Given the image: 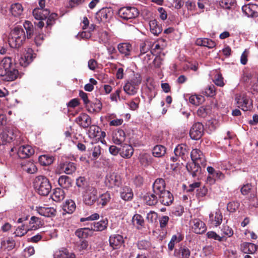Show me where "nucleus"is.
<instances>
[{"mask_svg": "<svg viewBox=\"0 0 258 258\" xmlns=\"http://www.w3.org/2000/svg\"><path fill=\"white\" fill-rule=\"evenodd\" d=\"M25 40V34L22 28L16 27L12 31L8 42L12 48H17L23 44Z\"/></svg>", "mask_w": 258, "mask_h": 258, "instance_id": "obj_3", "label": "nucleus"}, {"mask_svg": "<svg viewBox=\"0 0 258 258\" xmlns=\"http://www.w3.org/2000/svg\"><path fill=\"white\" fill-rule=\"evenodd\" d=\"M191 228L192 231L197 234H202L207 229L205 224L199 219H195L192 221Z\"/></svg>", "mask_w": 258, "mask_h": 258, "instance_id": "obj_16", "label": "nucleus"}, {"mask_svg": "<svg viewBox=\"0 0 258 258\" xmlns=\"http://www.w3.org/2000/svg\"><path fill=\"white\" fill-rule=\"evenodd\" d=\"M23 8L19 3L13 4L11 5V12L14 16H18L22 14Z\"/></svg>", "mask_w": 258, "mask_h": 258, "instance_id": "obj_44", "label": "nucleus"}, {"mask_svg": "<svg viewBox=\"0 0 258 258\" xmlns=\"http://www.w3.org/2000/svg\"><path fill=\"white\" fill-rule=\"evenodd\" d=\"M174 154L176 156L181 157L182 159L185 160L188 155L186 145L184 144L178 145L174 149Z\"/></svg>", "mask_w": 258, "mask_h": 258, "instance_id": "obj_26", "label": "nucleus"}, {"mask_svg": "<svg viewBox=\"0 0 258 258\" xmlns=\"http://www.w3.org/2000/svg\"><path fill=\"white\" fill-rule=\"evenodd\" d=\"M203 100V97L200 95H193L189 98V102L195 105H199Z\"/></svg>", "mask_w": 258, "mask_h": 258, "instance_id": "obj_54", "label": "nucleus"}, {"mask_svg": "<svg viewBox=\"0 0 258 258\" xmlns=\"http://www.w3.org/2000/svg\"><path fill=\"white\" fill-rule=\"evenodd\" d=\"M242 10L248 17H254L258 16V5L254 4H249L242 7Z\"/></svg>", "mask_w": 258, "mask_h": 258, "instance_id": "obj_12", "label": "nucleus"}, {"mask_svg": "<svg viewBox=\"0 0 258 258\" xmlns=\"http://www.w3.org/2000/svg\"><path fill=\"white\" fill-rule=\"evenodd\" d=\"M235 0H221L220 3V6L225 9H230L231 6L235 5Z\"/></svg>", "mask_w": 258, "mask_h": 258, "instance_id": "obj_61", "label": "nucleus"}, {"mask_svg": "<svg viewBox=\"0 0 258 258\" xmlns=\"http://www.w3.org/2000/svg\"><path fill=\"white\" fill-rule=\"evenodd\" d=\"M192 161L197 162L198 164L204 166L206 165V160L202 152L199 149H194L190 153Z\"/></svg>", "mask_w": 258, "mask_h": 258, "instance_id": "obj_14", "label": "nucleus"}, {"mask_svg": "<svg viewBox=\"0 0 258 258\" xmlns=\"http://www.w3.org/2000/svg\"><path fill=\"white\" fill-rule=\"evenodd\" d=\"M75 203L72 200H67L63 205V210L69 214L73 213L76 210Z\"/></svg>", "mask_w": 258, "mask_h": 258, "instance_id": "obj_38", "label": "nucleus"}, {"mask_svg": "<svg viewBox=\"0 0 258 258\" xmlns=\"http://www.w3.org/2000/svg\"><path fill=\"white\" fill-rule=\"evenodd\" d=\"M95 29L94 25H91L89 26L88 30H85L82 32L79 33L77 35L78 38L88 39L91 36V31H93Z\"/></svg>", "mask_w": 258, "mask_h": 258, "instance_id": "obj_47", "label": "nucleus"}, {"mask_svg": "<svg viewBox=\"0 0 258 258\" xmlns=\"http://www.w3.org/2000/svg\"><path fill=\"white\" fill-rule=\"evenodd\" d=\"M92 233V229L88 228H80L75 232V235L79 238H85L91 236Z\"/></svg>", "mask_w": 258, "mask_h": 258, "instance_id": "obj_34", "label": "nucleus"}, {"mask_svg": "<svg viewBox=\"0 0 258 258\" xmlns=\"http://www.w3.org/2000/svg\"><path fill=\"white\" fill-rule=\"evenodd\" d=\"M174 255L177 258H189L190 251L186 246L180 245L178 248L175 249Z\"/></svg>", "mask_w": 258, "mask_h": 258, "instance_id": "obj_17", "label": "nucleus"}, {"mask_svg": "<svg viewBox=\"0 0 258 258\" xmlns=\"http://www.w3.org/2000/svg\"><path fill=\"white\" fill-rule=\"evenodd\" d=\"M165 183L164 180L162 178L157 179L153 185V190L154 194L158 195L166 190Z\"/></svg>", "mask_w": 258, "mask_h": 258, "instance_id": "obj_20", "label": "nucleus"}, {"mask_svg": "<svg viewBox=\"0 0 258 258\" xmlns=\"http://www.w3.org/2000/svg\"><path fill=\"white\" fill-rule=\"evenodd\" d=\"M125 139V134L124 131L122 130H118L115 132L113 136L112 140L114 144L120 145L122 144Z\"/></svg>", "mask_w": 258, "mask_h": 258, "instance_id": "obj_29", "label": "nucleus"}, {"mask_svg": "<svg viewBox=\"0 0 258 258\" xmlns=\"http://www.w3.org/2000/svg\"><path fill=\"white\" fill-rule=\"evenodd\" d=\"M54 157L52 156L43 155L39 157V162L41 165L43 166L49 165L53 163Z\"/></svg>", "mask_w": 258, "mask_h": 258, "instance_id": "obj_40", "label": "nucleus"}, {"mask_svg": "<svg viewBox=\"0 0 258 258\" xmlns=\"http://www.w3.org/2000/svg\"><path fill=\"white\" fill-rule=\"evenodd\" d=\"M133 148L128 144H124L120 149V154L123 158H130L133 155Z\"/></svg>", "mask_w": 258, "mask_h": 258, "instance_id": "obj_27", "label": "nucleus"}, {"mask_svg": "<svg viewBox=\"0 0 258 258\" xmlns=\"http://www.w3.org/2000/svg\"><path fill=\"white\" fill-rule=\"evenodd\" d=\"M166 152L165 147L160 145L155 146L152 150L153 155L156 157H163L165 154Z\"/></svg>", "mask_w": 258, "mask_h": 258, "instance_id": "obj_39", "label": "nucleus"}, {"mask_svg": "<svg viewBox=\"0 0 258 258\" xmlns=\"http://www.w3.org/2000/svg\"><path fill=\"white\" fill-rule=\"evenodd\" d=\"M110 194L108 192H106L100 196L98 201V204L104 206L110 201Z\"/></svg>", "mask_w": 258, "mask_h": 258, "instance_id": "obj_50", "label": "nucleus"}, {"mask_svg": "<svg viewBox=\"0 0 258 258\" xmlns=\"http://www.w3.org/2000/svg\"><path fill=\"white\" fill-rule=\"evenodd\" d=\"M182 240V237L181 235H174L172 236L171 239L168 244V248L169 251H172L174 248V246L176 244L180 242Z\"/></svg>", "mask_w": 258, "mask_h": 258, "instance_id": "obj_43", "label": "nucleus"}, {"mask_svg": "<svg viewBox=\"0 0 258 258\" xmlns=\"http://www.w3.org/2000/svg\"><path fill=\"white\" fill-rule=\"evenodd\" d=\"M34 186L36 190L41 196H47L50 192L51 185L49 180L43 176H37L34 181Z\"/></svg>", "mask_w": 258, "mask_h": 258, "instance_id": "obj_2", "label": "nucleus"}, {"mask_svg": "<svg viewBox=\"0 0 258 258\" xmlns=\"http://www.w3.org/2000/svg\"><path fill=\"white\" fill-rule=\"evenodd\" d=\"M132 220L134 225L140 226H142L144 222L143 217L139 214L135 215L133 217Z\"/></svg>", "mask_w": 258, "mask_h": 258, "instance_id": "obj_63", "label": "nucleus"}, {"mask_svg": "<svg viewBox=\"0 0 258 258\" xmlns=\"http://www.w3.org/2000/svg\"><path fill=\"white\" fill-rule=\"evenodd\" d=\"M203 133V125L200 122H197L191 127L189 132V135L192 140H198L202 137Z\"/></svg>", "mask_w": 258, "mask_h": 258, "instance_id": "obj_11", "label": "nucleus"}, {"mask_svg": "<svg viewBox=\"0 0 258 258\" xmlns=\"http://www.w3.org/2000/svg\"><path fill=\"white\" fill-rule=\"evenodd\" d=\"M203 93L207 96H214L216 94L215 86L213 85L208 86L207 87L205 88Z\"/></svg>", "mask_w": 258, "mask_h": 258, "instance_id": "obj_56", "label": "nucleus"}, {"mask_svg": "<svg viewBox=\"0 0 258 258\" xmlns=\"http://www.w3.org/2000/svg\"><path fill=\"white\" fill-rule=\"evenodd\" d=\"M19 134V132L14 127H7L0 134V140L3 144L11 142L16 139Z\"/></svg>", "mask_w": 258, "mask_h": 258, "instance_id": "obj_5", "label": "nucleus"}, {"mask_svg": "<svg viewBox=\"0 0 258 258\" xmlns=\"http://www.w3.org/2000/svg\"><path fill=\"white\" fill-rule=\"evenodd\" d=\"M123 90L128 95H133L137 93V87L127 81L123 86Z\"/></svg>", "mask_w": 258, "mask_h": 258, "instance_id": "obj_42", "label": "nucleus"}, {"mask_svg": "<svg viewBox=\"0 0 258 258\" xmlns=\"http://www.w3.org/2000/svg\"><path fill=\"white\" fill-rule=\"evenodd\" d=\"M223 220V215L219 209L210 212L208 217V224L213 227L219 226Z\"/></svg>", "mask_w": 258, "mask_h": 258, "instance_id": "obj_8", "label": "nucleus"}, {"mask_svg": "<svg viewBox=\"0 0 258 258\" xmlns=\"http://www.w3.org/2000/svg\"><path fill=\"white\" fill-rule=\"evenodd\" d=\"M102 103L98 100H95L88 108V111L90 112H99L102 108Z\"/></svg>", "mask_w": 258, "mask_h": 258, "instance_id": "obj_49", "label": "nucleus"}, {"mask_svg": "<svg viewBox=\"0 0 258 258\" xmlns=\"http://www.w3.org/2000/svg\"><path fill=\"white\" fill-rule=\"evenodd\" d=\"M221 231L223 234L228 237H231L233 234V231L232 228L227 225H223Z\"/></svg>", "mask_w": 258, "mask_h": 258, "instance_id": "obj_62", "label": "nucleus"}, {"mask_svg": "<svg viewBox=\"0 0 258 258\" xmlns=\"http://www.w3.org/2000/svg\"><path fill=\"white\" fill-rule=\"evenodd\" d=\"M235 100L237 106L244 111L250 110L252 108V101L246 93L236 94Z\"/></svg>", "mask_w": 258, "mask_h": 258, "instance_id": "obj_4", "label": "nucleus"}, {"mask_svg": "<svg viewBox=\"0 0 258 258\" xmlns=\"http://www.w3.org/2000/svg\"><path fill=\"white\" fill-rule=\"evenodd\" d=\"M0 75L4 77V79L7 81H12L18 78L19 72L12 58L7 57L2 60L0 66Z\"/></svg>", "mask_w": 258, "mask_h": 258, "instance_id": "obj_1", "label": "nucleus"}, {"mask_svg": "<svg viewBox=\"0 0 258 258\" xmlns=\"http://www.w3.org/2000/svg\"><path fill=\"white\" fill-rule=\"evenodd\" d=\"M161 42L163 43V40L158 41L157 43L152 45V46H154V48L151 50V51L155 55L160 52L163 49L164 46L160 44Z\"/></svg>", "mask_w": 258, "mask_h": 258, "instance_id": "obj_60", "label": "nucleus"}, {"mask_svg": "<svg viewBox=\"0 0 258 258\" xmlns=\"http://www.w3.org/2000/svg\"><path fill=\"white\" fill-rule=\"evenodd\" d=\"M123 237L119 234L113 235L109 237L110 245L113 249H117L123 243Z\"/></svg>", "mask_w": 258, "mask_h": 258, "instance_id": "obj_21", "label": "nucleus"}, {"mask_svg": "<svg viewBox=\"0 0 258 258\" xmlns=\"http://www.w3.org/2000/svg\"><path fill=\"white\" fill-rule=\"evenodd\" d=\"M155 194H147L144 197V200L147 205L152 206L155 205L158 202V198Z\"/></svg>", "mask_w": 258, "mask_h": 258, "instance_id": "obj_41", "label": "nucleus"}, {"mask_svg": "<svg viewBox=\"0 0 258 258\" xmlns=\"http://www.w3.org/2000/svg\"><path fill=\"white\" fill-rule=\"evenodd\" d=\"M90 247L88 244V242L86 240H83L81 241L79 245V250L83 253L85 251H88L89 250Z\"/></svg>", "mask_w": 258, "mask_h": 258, "instance_id": "obj_59", "label": "nucleus"}, {"mask_svg": "<svg viewBox=\"0 0 258 258\" xmlns=\"http://www.w3.org/2000/svg\"><path fill=\"white\" fill-rule=\"evenodd\" d=\"M58 169L54 173L55 175L64 172L67 174H70L75 171L76 167L75 164L73 162L61 163L58 166Z\"/></svg>", "mask_w": 258, "mask_h": 258, "instance_id": "obj_10", "label": "nucleus"}, {"mask_svg": "<svg viewBox=\"0 0 258 258\" xmlns=\"http://www.w3.org/2000/svg\"><path fill=\"white\" fill-rule=\"evenodd\" d=\"M100 132V128L96 125H91L90 126L88 132V136L90 138H96Z\"/></svg>", "mask_w": 258, "mask_h": 258, "instance_id": "obj_53", "label": "nucleus"}, {"mask_svg": "<svg viewBox=\"0 0 258 258\" xmlns=\"http://www.w3.org/2000/svg\"><path fill=\"white\" fill-rule=\"evenodd\" d=\"M200 165L201 164H198L197 162L192 161V162L187 163L186 167L188 171L194 177L197 175V173L199 171Z\"/></svg>", "mask_w": 258, "mask_h": 258, "instance_id": "obj_35", "label": "nucleus"}, {"mask_svg": "<svg viewBox=\"0 0 258 258\" xmlns=\"http://www.w3.org/2000/svg\"><path fill=\"white\" fill-rule=\"evenodd\" d=\"M110 11L106 8H103L99 11L96 14L95 18L100 23L106 22L110 15Z\"/></svg>", "mask_w": 258, "mask_h": 258, "instance_id": "obj_22", "label": "nucleus"}, {"mask_svg": "<svg viewBox=\"0 0 258 258\" xmlns=\"http://www.w3.org/2000/svg\"><path fill=\"white\" fill-rule=\"evenodd\" d=\"M33 58L32 50V49H28L24 56L21 57L19 63L21 66L25 67L32 62Z\"/></svg>", "mask_w": 258, "mask_h": 258, "instance_id": "obj_24", "label": "nucleus"}, {"mask_svg": "<svg viewBox=\"0 0 258 258\" xmlns=\"http://www.w3.org/2000/svg\"><path fill=\"white\" fill-rule=\"evenodd\" d=\"M107 225L108 220L106 219H104L97 222H94L93 226L91 227V229L92 231H101L107 228Z\"/></svg>", "mask_w": 258, "mask_h": 258, "instance_id": "obj_32", "label": "nucleus"}, {"mask_svg": "<svg viewBox=\"0 0 258 258\" xmlns=\"http://www.w3.org/2000/svg\"><path fill=\"white\" fill-rule=\"evenodd\" d=\"M97 199V190L91 186H88L85 189L83 195L84 203L87 205L91 206L94 204Z\"/></svg>", "mask_w": 258, "mask_h": 258, "instance_id": "obj_6", "label": "nucleus"}, {"mask_svg": "<svg viewBox=\"0 0 258 258\" xmlns=\"http://www.w3.org/2000/svg\"><path fill=\"white\" fill-rule=\"evenodd\" d=\"M23 26L26 31L27 37L31 38L33 34V26L32 23L29 21H26L24 23Z\"/></svg>", "mask_w": 258, "mask_h": 258, "instance_id": "obj_52", "label": "nucleus"}, {"mask_svg": "<svg viewBox=\"0 0 258 258\" xmlns=\"http://www.w3.org/2000/svg\"><path fill=\"white\" fill-rule=\"evenodd\" d=\"M51 197L53 201L59 202L64 199L65 194L63 189L60 188H56L54 190Z\"/></svg>", "mask_w": 258, "mask_h": 258, "instance_id": "obj_36", "label": "nucleus"}, {"mask_svg": "<svg viewBox=\"0 0 258 258\" xmlns=\"http://www.w3.org/2000/svg\"><path fill=\"white\" fill-rule=\"evenodd\" d=\"M90 151L92 152L93 160L97 159L101 154V148L98 144L93 145Z\"/></svg>", "mask_w": 258, "mask_h": 258, "instance_id": "obj_51", "label": "nucleus"}, {"mask_svg": "<svg viewBox=\"0 0 258 258\" xmlns=\"http://www.w3.org/2000/svg\"><path fill=\"white\" fill-rule=\"evenodd\" d=\"M121 198L124 201L131 200L134 196L133 190L127 186H124L120 191Z\"/></svg>", "mask_w": 258, "mask_h": 258, "instance_id": "obj_25", "label": "nucleus"}, {"mask_svg": "<svg viewBox=\"0 0 258 258\" xmlns=\"http://www.w3.org/2000/svg\"><path fill=\"white\" fill-rule=\"evenodd\" d=\"M2 245L8 250H12L15 246V241L12 239H8L2 242Z\"/></svg>", "mask_w": 258, "mask_h": 258, "instance_id": "obj_57", "label": "nucleus"}, {"mask_svg": "<svg viewBox=\"0 0 258 258\" xmlns=\"http://www.w3.org/2000/svg\"><path fill=\"white\" fill-rule=\"evenodd\" d=\"M146 218L148 222L154 223L156 221L158 218V214L154 211H150L147 214Z\"/></svg>", "mask_w": 258, "mask_h": 258, "instance_id": "obj_64", "label": "nucleus"}, {"mask_svg": "<svg viewBox=\"0 0 258 258\" xmlns=\"http://www.w3.org/2000/svg\"><path fill=\"white\" fill-rule=\"evenodd\" d=\"M21 166L24 171L29 174H34L37 171V168L35 164L30 161L23 162L21 163Z\"/></svg>", "mask_w": 258, "mask_h": 258, "instance_id": "obj_23", "label": "nucleus"}, {"mask_svg": "<svg viewBox=\"0 0 258 258\" xmlns=\"http://www.w3.org/2000/svg\"><path fill=\"white\" fill-rule=\"evenodd\" d=\"M241 250L245 253L252 254L257 250V246L251 243L245 242L241 245Z\"/></svg>", "mask_w": 258, "mask_h": 258, "instance_id": "obj_30", "label": "nucleus"}, {"mask_svg": "<svg viewBox=\"0 0 258 258\" xmlns=\"http://www.w3.org/2000/svg\"><path fill=\"white\" fill-rule=\"evenodd\" d=\"M196 43L198 45L203 46L210 48H213L216 46V43L214 41L206 38L197 39Z\"/></svg>", "mask_w": 258, "mask_h": 258, "instance_id": "obj_31", "label": "nucleus"}, {"mask_svg": "<svg viewBox=\"0 0 258 258\" xmlns=\"http://www.w3.org/2000/svg\"><path fill=\"white\" fill-rule=\"evenodd\" d=\"M119 52L124 56H128L132 49V45L128 43H121L118 45Z\"/></svg>", "mask_w": 258, "mask_h": 258, "instance_id": "obj_33", "label": "nucleus"}, {"mask_svg": "<svg viewBox=\"0 0 258 258\" xmlns=\"http://www.w3.org/2000/svg\"><path fill=\"white\" fill-rule=\"evenodd\" d=\"M239 206L240 204L238 202L232 201L227 204V209L230 212H234L238 209Z\"/></svg>", "mask_w": 258, "mask_h": 258, "instance_id": "obj_58", "label": "nucleus"}, {"mask_svg": "<svg viewBox=\"0 0 258 258\" xmlns=\"http://www.w3.org/2000/svg\"><path fill=\"white\" fill-rule=\"evenodd\" d=\"M30 227L31 230H35L40 227L42 224L40 220L35 216H32L30 220Z\"/></svg>", "mask_w": 258, "mask_h": 258, "instance_id": "obj_48", "label": "nucleus"}, {"mask_svg": "<svg viewBox=\"0 0 258 258\" xmlns=\"http://www.w3.org/2000/svg\"><path fill=\"white\" fill-rule=\"evenodd\" d=\"M69 251L64 248L56 250L53 253V258H64Z\"/></svg>", "mask_w": 258, "mask_h": 258, "instance_id": "obj_55", "label": "nucleus"}, {"mask_svg": "<svg viewBox=\"0 0 258 258\" xmlns=\"http://www.w3.org/2000/svg\"><path fill=\"white\" fill-rule=\"evenodd\" d=\"M149 26L151 32L155 35H158L161 32L160 27L157 24L155 20H151L149 22Z\"/></svg>", "mask_w": 258, "mask_h": 258, "instance_id": "obj_45", "label": "nucleus"}, {"mask_svg": "<svg viewBox=\"0 0 258 258\" xmlns=\"http://www.w3.org/2000/svg\"><path fill=\"white\" fill-rule=\"evenodd\" d=\"M36 211L40 215L47 217L54 216L56 214V210L54 208L46 205L36 207Z\"/></svg>", "mask_w": 258, "mask_h": 258, "instance_id": "obj_13", "label": "nucleus"}, {"mask_svg": "<svg viewBox=\"0 0 258 258\" xmlns=\"http://www.w3.org/2000/svg\"><path fill=\"white\" fill-rule=\"evenodd\" d=\"M158 196L160 202L165 206L170 205L173 201V195L168 190H166Z\"/></svg>", "mask_w": 258, "mask_h": 258, "instance_id": "obj_18", "label": "nucleus"}, {"mask_svg": "<svg viewBox=\"0 0 258 258\" xmlns=\"http://www.w3.org/2000/svg\"><path fill=\"white\" fill-rule=\"evenodd\" d=\"M49 14V12L48 10L36 8L33 11V16L37 20H42L45 19Z\"/></svg>", "mask_w": 258, "mask_h": 258, "instance_id": "obj_28", "label": "nucleus"}, {"mask_svg": "<svg viewBox=\"0 0 258 258\" xmlns=\"http://www.w3.org/2000/svg\"><path fill=\"white\" fill-rule=\"evenodd\" d=\"M118 14L123 19L128 20L137 17L139 15V11L135 7H125L119 9Z\"/></svg>", "mask_w": 258, "mask_h": 258, "instance_id": "obj_9", "label": "nucleus"}, {"mask_svg": "<svg viewBox=\"0 0 258 258\" xmlns=\"http://www.w3.org/2000/svg\"><path fill=\"white\" fill-rule=\"evenodd\" d=\"M76 121L81 126L86 128L91 124V119L86 113H81L76 118Z\"/></svg>", "mask_w": 258, "mask_h": 258, "instance_id": "obj_19", "label": "nucleus"}, {"mask_svg": "<svg viewBox=\"0 0 258 258\" xmlns=\"http://www.w3.org/2000/svg\"><path fill=\"white\" fill-rule=\"evenodd\" d=\"M152 43L149 41H146L142 43L140 46V54L139 56H143L144 54L149 52L151 49Z\"/></svg>", "mask_w": 258, "mask_h": 258, "instance_id": "obj_46", "label": "nucleus"}, {"mask_svg": "<svg viewBox=\"0 0 258 258\" xmlns=\"http://www.w3.org/2000/svg\"><path fill=\"white\" fill-rule=\"evenodd\" d=\"M17 153L21 158H26L33 155L34 150L29 145H23L19 148Z\"/></svg>", "mask_w": 258, "mask_h": 258, "instance_id": "obj_15", "label": "nucleus"}, {"mask_svg": "<svg viewBox=\"0 0 258 258\" xmlns=\"http://www.w3.org/2000/svg\"><path fill=\"white\" fill-rule=\"evenodd\" d=\"M58 183L60 186L63 188H69L72 185L70 178L66 175H62L59 177Z\"/></svg>", "mask_w": 258, "mask_h": 258, "instance_id": "obj_37", "label": "nucleus"}, {"mask_svg": "<svg viewBox=\"0 0 258 258\" xmlns=\"http://www.w3.org/2000/svg\"><path fill=\"white\" fill-rule=\"evenodd\" d=\"M122 183L121 176L116 173H109L106 176L105 183L109 188L119 187Z\"/></svg>", "mask_w": 258, "mask_h": 258, "instance_id": "obj_7", "label": "nucleus"}]
</instances>
